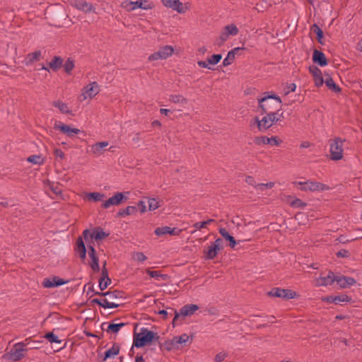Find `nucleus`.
<instances>
[{
  "instance_id": "nucleus-1",
  "label": "nucleus",
  "mask_w": 362,
  "mask_h": 362,
  "mask_svg": "<svg viewBox=\"0 0 362 362\" xmlns=\"http://www.w3.org/2000/svg\"><path fill=\"white\" fill-rule=\"evenodd\" d=\"M160 336L158 333L142 327L139 333L134 332L133 346L136 348L144 347L150 345L153 341H158Z\"/></svg>"
},
{
  "instance_id": "nucleus-2",
  "label": "nucleus",
  "mask_w": 362,
  "mask_h": 362,
  "mask_svg": "<svg viewBox=\"0 0 362 362\" xmlns=\"http://www.w3.org/2000/svg\"><path fill=\"white\" fill-rule=\"evenodd\" d=\"M30 344V338L25 339V340L23 342L16 344L13 346V349L9 353L5 354L4 357L10 360L11 358L14 361L21 360L25 356L23 352L28 351V349L25 348L26 346L29 345Z\"/></svg>"
},
{
  "instance_id": "nucleus-3",
  "label": "nucleus",
  "mask_w": 362,
  "mask_h": 362,
  "mask_svg": "<svg viewBox=\"0 0 362 362\" xmlns=\"http://www.w3.org/2000/svg\"><path fill=\"white\" fill-rule=\"evenodd\" d=\"M345 139L340 137H336L330 144V159L332 160H339L343 158V143Z\"/></svg>"
},
{
  "instance_id": "nucleus-4",
  "label": "nucleus",
  "mask_w": 362,
  "mask_h": 362,
  "mask_svg": "<svg viewBox=\"0 0 362 362\" xmlns=\"http://www.w3.org/2000/svg\"><path fill=\"white\" fill-rule=\"evenodd\" d=\"M269 99L275 100L279 105L282 103L281 98L275 94L268 95L267 96L259 99V107L261 109L262 114L273 112L272 110L275 109L272 103L267 102Z\"/></svg>"
},
{
  "instance_id": "nucleus-5",
  "label": "nucleus",
  "mask_w": 362,
  "mask_h": 362,
  "mask_svg": "<svg viewBox=\"0 0 362 362\" xmlns=\"http://www.w3.org/2000/svg\"><path fill=\"white\" fill-rule=\"evenodd\" d=\"M293 185H300L299 189L305 192L325 191L329 189V187L323 183L310 180L306 182H294Z\"/></svg>"
},
{
  "instance_id": "nucleus-6",
  "label": "nucleus",
  "mask_w": 362,
  "mask_h": 362,
  "mask_svg": "<svg viewBox=\"0 0 362 362\" xmlns=\"http://www.w3.org/2000/svg\"><path fill=\"white\" fill-rule=\"evenodd\" d=\"M199 310V306L195 304H187L184 305L180 310V313H177V311L174 308H171L172 312L175 313V316L174 317L172 324L173 327H175V324L177 321L182 317L184 318L186 316L192 315L195 311Z\"/></svg>"
},
{
  "instance_id": "nucleus-7",
  "label": "nucleus",
  "mask_w": 362,
  "mask_h": 362,
  "mask_svg": "<svg viewBox=\"0 0 362 362\" xmlns=\"http://www.w3.org/2000/svg\"><path fill=\"white\" fill-rule=\"evenodd\" d=\"M238 33V29L235 24H230L225 26L221 31L220 36L216 40V45L218 47L222 46L228 40L229 35H236Z\"/></svg>"
},
{
  "instance_id": "nucleus-8",
  "label": "nucleus",
  "mask_w": 362,
  "mask_h": 362,
  "mask_svg": "<svg viewBox=\"0 0 362 362\" xmlns=\"http://www.w3.org/2000/svg\"><path fill=\"white\" fill-rule=\"evenodd\" d=\"M174 49L170 45H165L161 47L157 52L148 57L149 61L158 59H165L173 54Z\"/></svg>"
},
{
  "instance_id": "nucleus-9",
  "label": "nucleus",
  "mask_w": 362,
  "mask_h": 362,
  "mask_svg": "<svg viewBox=\"0 0 362 362\" xmlns=\"http://www.w3.org/2000/svg\"><path fill=\"white\" fill-rule=\"evenodd\" d=\"M163 4L176 11L179 13H184L189 8V4H183L180 0H161Z\"/></svg>"
},
{
  "instance_id": "nucleus-10",
  "label": "nucleus",
  "mask_w": 362,
  "mask_h": 362,
  "mask_svg": "<svg viewBox=\"0 0 362 362\" xmlns=\"http://www.w3.org/2000/svg\"><path fill=\"white\" fill-rule=\"evenodd\" d=\"M128 197L122 192H116L112 197L103 202L102 207L107 209L111 206H119L122 203L126 202Z\"/></svg>"
},
{
  "instance_id": "nucleus-11",
  "label": "nucleus",
  "mask_w": 362,
  "mask_h": 362,
  "mask_svg": "<svg viewBox=\"0 0 362 362\" xmlns=\"http://www.w3.org/2000/svg\"><path fill=\"white\" fill-rule=\"evenodd\" d=\"M100 91L99 86L97 82L93 81L87 85L84 88L83 91L80 95L79 99L83 101L89 98L95 97Z\"/></svg>"
},
{
  "instance_id": "nucleus-12",
  "label": "nucleus",
  "mask_w": 362,
  "mask_h": 362,
  "mask_svg": "<svg viewBox=\"0 0 362 362\" xmlns=\"http://www.w3.org/2000/svg\"><path fill=\"white\" fill-rule=\"evenodd\" d=\"M269 296L282 298L286 300L292 299L296 296L295 291L290 289H284L280 288H273L269 293Z\"/></svg>"
},
{
  "instance_id": "nucleus-13",
  "label": "nucleus",
  "mask_w": 362,
  "mask_h": 362,
  "mask_svg": "<svg viewBox=\"0 0 362 362\" xmlns=\"http://www.w3.org/2000/svg\"><path fill=\"white\" fill-rule=\"evenodd\" d=\"M54 128L66 134L69 137H73L74 134H77L81 132V130H80L79 129L72 128L67 124H64L62 122L57 121L55 122Z\"/></svg>"
},
{
  "instance_id": "nucleus-14",
  "label": "nucleus",
  "mask_w": 362,
  "mask_h": 362,
  "mask_svg": "<svg viewBox=\"0 0 362 362\" xmlns=\"http://www.w3.org/2000/svg\"><path fill=\"white\" fill-rule=\"evenodd\" d=\"M254 142L257 145L270 144L272 146H279L281 141L278 139L277 136H272L271 138H269L265 136H256L254 139Z\"/></svg>"
},
{
  "instance_id": "nucleus-15",
  "label": "nucleus",
  "mask_w": 362,
  "mask_h": 362,
  "mask_svg": "<svg viewBox=\"0 0 362 362\" xmlns=\"http://www.w3.org/2000/svg\"><path fill=\"white\" fill-rule=\"evenodd\" d=\"M335 282H337V285L341 288H345L354 285L356 283V281L353 277L339 274L337 275Z\"/></svg>"
},
{
  "instance_id": "nucleus-16",
  "label": "nucleus",
  "mask_w": 362,
  "mask_h": 362,
  "mask_svg": "<svg viewBox=\"0 0 362 362\" xmlns=\"http://www.w3.org/2000/svg\"><path fill=\"white\" fill-rule=\"evenodd\" d=\"M182 232L181 229L177 228H170L169 226L158 227L156 228L154 233L156 235H165L169 234L170 235H180Z\"/></svg>"
},
{
  "instance_id": "nucleus-17",
  "label": "nucleus",
  "mask_w": 362,
  "mask_h": 362,
  "mask_svg": "<svg viewBox=\"0 0 362 362\" xmlns=\"http://www.w3.org/2000/svg\"><path fill=\"white\" fill-rule=\"evenodd\" d=\"M69 281V280L54 276L52 279L45 278L43 280L42 285L45 288H53L67 284Z\"/></svg>"
},
{
  "instance_id": "nucleus-18",
  "label": "nucleus",
  "mask_w": 362,
  "mask_h": 362,
  "mask_svg": "<svg viewBox=\"0 0 362 362\" xmlns=\"http://www.w3.org/2000/svg\"><path fill=\"white\" fill-rule=\"evenodd\" d=\"M266 116H264L262 119V122H263L264 125V132L270 128L274 124L276 123L280 120V118H277L276 117V113L274 112H269V113H265Z\"/></svg>"
},
{
  "instance_id": "nucleus-19",
  "label": "nucleus",
  "mask_w": 362,
  "mask_h": 362,
  "mask_svg": "<svg viewBox=\"0 0 362 362\" xmlns=\"http://www.w3.org/2000/svg\"><path fill=\"white\" fill-rule=\"evenodd\" d=\"M309 71L313 75L315 86H322L324 83V78L321 70L317 66L313 65L309 67Z\"/></svg>"
},
{
  "instance_id": "nucleus-20",
  "label": "nucleus",
  "mask_w": 362,
  "mask_h": 362,
  "mask_svg": "<svg viewBox=\"0 0 362 362\" xmlns=\"http://www.w3.org/2000/svg\"><path fill=\"white\" fill-rule=\"evenodd\" d=\"M336 276L337 275H335L333 272L329 271L327 276H320L317 279V284L324 286L332 285L334 282H335Z\"/></svg>"
},
{
  "instance_id": "nucleus-21",
  "label": "nucleus",
  "mask_w": 362,
  "mask_h": 362,
  "mask_svg": "<svg viewBox=\"0 0 362 362\" xmlns=\"http://www.w3.org/2000/svg\"><path fill=\"white\" fill-rule=\"evenodd\" d=\"M313 61L320 66H325L328 64L325 54L317 49L313 51Z\"/></svg>"
},
{
  "instance_id": "nucleus-22",
  "label": "nucleus",
  "mask_w": 362,
  "mask_h": 362,
  "mask_svg": "<svg viewBox=\"0 0 362 362\" xmlns=\"http://www.w3.org/2000/svg\"><path fill=\"white\" fill-rule=\"evenodd\" d=\"M120 346L117 343H114L112 346L105 351L104 355L101 356L102 362H105L108 358L115 357L119 353Z\"/></svg>"
},
{
  "instance_id": "nucleus-23",
  "label": "nucleus",
  "mask_w": 362,
  "mask_h": 362,
  "mask_svg": "<svg viewBox=\"0 0 362 362\" xmlns=\"http://www.w3.org/2000/svg\"><path fill=\"white\" fill-rule=\"evenodd\" d=\"M220 251L219 247L211 243V245L204 250L205 259H214Z\"/></svg>"
},
{
  "instance_id": "nucleus-24",
  "label": "nucleus",
  "mask_w": 362,
  "mask_h": 362,
  "mask_svg": "<svg viewBox=\"0 0 362 362\" xmlns=\"http://www.w3.org/2000/svg\"><path fill=\"white\" fill-rule=\"evenodd\" d=\"M74 5L77 9L86 13L90 12L95 9L90 3L86 2L84 0H74Z\"/></svg>"
},
{
  "instance_id": "nucleus-25",
  "label": "nucleus",
  "mask_w": 362,
  "mask_h": 362,
  "mask_svg": "<svg viewBox=\"0 0 362 362\" xmlns=\"http://www.w3.org/2000/svg\"><path fill=\"white\" fill-rule=\"evenodd\" d=\"M124 293L122 291L118 290H115L113 291H107L106 293V297H107L108 300L110 302H115L117 303H121L119 302V300L124 298Z\"/></svg>"
},
{
  "instance_id": "nucleus-26",
  "label": "nucleus",
  "mask_w": 362,
  "mask_h": 362,
  "mask_svg": "<svg viewBox=\"0 0 362 362\" xmlns=\"http://www.w3.org/2000/svg\"><path fill=\"white\" fill-rule=\"evenodd\" d=\"M108 235L109 233L104 232L102 228L95 227L93 230L92 233L90 234V239L91 240H95L98 241L105 239Z\"/></svg>"
},
{
  "instance_id": "nucleus-27",
  "label": "nucleus",
  "mask_w": 362,
  "mask_h": 362,
  "mask_svg": "<svg viewBox=\"0 0 362 362\" xmlns=\"http://www.w3.org/2000/svg\"><path fill=\"white\" fill-rule=\"evenodd\" d=\"M107 141L98 142L90 146V151L95 155H100L105 151V148L108 146Z\"/></svg>"
},
{
  "instance_id": "nucleus-28",
  "label": "nucleus",
  "mask_w": 362,
  "mask_h": 362,
  "mask_svg": "<svg viewBox=\"0 0 362 362\" xmlns=\"http://www.w3.org/2000/svg\"><path fill=\"white\" fill-rule=\"evenodd\" d=\"M63 59L61 57L54 56L52 61L48 63V66L53 71H57L63 65Z\"/></svg>"
},
{
  "instance_id": "nucleus-29",
  "label": "nucleus",
  "mask_w": 362,
  "mask_h": 362,
  "mask_svg": "<svg viewBox=\"0 0 362 362\" xmlns=\"http://www.w3.org/2000/svg\"><path fill=\"white\" fill-rule=\"evenodd\" d=\"M241 49L240 47H235L232 50L229 51L227 57L223 59V66H227L230 64H231L233 61L235 60V56L238 52H239Z\"/></svg>"
},
{
  "instance_id": "nucleus-30",
  "label": "nucleus",
  "mask_w": 362,
  "mask_h": 362,
  "mask_svg": "<svg viewBox=\"0 0 362 362\" xmlns=\"http://www.w3.org/2000/svg\"><path fill=\"white\" fill-rule=\"evenodd\" d=\"M324 83L327 86L329 89L334 93L341 92V88L335 83L332 78L329 75H326V78L324 80Z\"/></svg>"
},
{
  "instance_id": "nucleus-31",
  "label": "nucleus",
  "mask_w": 362,
  "mask_h": 362,
  "mask_svg": "<svg viewBox=\"0 0 362 362\" xmlns=\"http://www.w3.org/2000/svg\"><path fill=\"white\" fill-rule=\"evenodd\" d=\"M219 233L226 240L229 242V246L231 248H234L236 245V241L233 236H232L224 228H221L219 229Z\"/></svg>"
},
{
  "instance_id": "nucleus-32",
  "label": "nucleus",
  "mask_w": 362,
  "mask_h": 362,
  "mask_svg": "<svg viewBox=\"0 0 362 362\" xmlns=\"http://www.w3.org/2000/svg\"><path fill=\"white\" fill-rule=\"evenodd\" d=\"M105 325V323H103V325H101V327L102 329L104 330L105 328H104V325ZM126 325L125 323L124 322H121V323H110L108 325L107 329H105V330L107 332H112V333H117L119 329L124 327Z\"/></svg>"
},
{
  "instance_id": "nucleus-33",
  "label": "nucleus",
  "mask_w": 362,
  "mask_h": 362,
  "mask_svg": "<svg viewBox=\"0 0 362 362\" xmlns=\"http://www.w3.org/2000/svg\"><path fill=\"white\" fill-rule=\"evenodd\" d=\"M41 58V52L35 51L32 53H29L25 58L26 65L32 64L34 62L40 61Z\"/></svg>"
},
{
  "instance_id": "nucleus-34",
  "label": "nucleus",
  "mask_w": 362,
  "mask_h": 362,
  "mask_svg": "<svg viewBox=\"0 0 362 362\" xmlns=\"http://www.w3.org/2000/svg\"><path fill=\"white\" fill-rule=\"evenodd\" d=\"M137 212V207L134 206H129L126 207L125 209H120L117 214V217L124 216H129L134 214Z\"/></svg>"
},
{
  "instance_id": "nucleus-35",
  "label": "nucleus",
  "mask_w": 362,
  "mask_h": 362,
  "mask_svg": "<svg viewBox=\"0 0 362 362\" xmlns=\"http://www.w3.org/2000/svg\"><path fill=\"white\" fill-rule=\"evenodd\" d=\"M105 197L104 194L100 192H90L86 194V199L88 201L100 202Z\"/></svg>"
},
{
  "instance_id": "nucleus-36",
  "label": "nucleus",
  "mask_w": 362,
  "mask_h": 362,
  "mask_svg": "<svg viewBox=\"0 0 362 362\" xmlns=\"http://www.w3.org/2000/svg\"><path fill=\"white\" fill-rule=\"evenodd\" d=\"M52 105L55 107H57L62 113L68 114L71 112L67 105L60 100L53 101Z\"/></svg>"
},
{
  "instance_id": "nucleus-37",
  "label": "nucleus",
  "mask_w": 362,
  "mask_h": 362,
  "mask_svg": "<svg viewBox=\"0 0 362 362\" xmlns=\"http://www.w3.org/2000/svg\"><path fill=\"white\" fill-rule=\"evenodd\" d=\"M311 30L317 35V42L321 45H323L322 39L324 37V34L322 30L315 23L311 26Z\"/></svg>"
},
{
  "instance_id": "nucleus-38",
  "label": "nucleus",
  "mask_w": 362,
  "mask_h": 362,
  "mask_svg": "<svg viewBox=\"0 0 362 362\" xmlns=\"http://www.w3.org/2000/svg\"><path fill=\"white\" fill-rule=\"evenodd\" d=\"M101 302L100 307H103L104 308H118L122 303H117L115 302H110L108 300L107 297H105V298L100 299Z\"/></svg>"
},
{
  "instance_id": "nucleus-39",
  "label": "nucleus",
  "mask_w": 362,
  "mask_h": 362,
  "mask_svg": "<svg viewBox=\"0 0 362 362\" xmlns=\"http://www.w3.org/2000/svg\"><path fill=\"white\" fill-rule=\"evenodd\" d=\"M47 186L53 194L58 196L62 194L61 185L59 183L54 184L52 182L47 180Z\"/></svg>"
},
{
  "instance_id": "nucleus-40",
  "label": "nucleus",
  "mask_w": 362,
  "mask_h": 362,
  "mask_svg": "<svg viewBox=\"0 0 362 362\" xmlns=\"http://www.w3.org/2000/svg\"><path fill=\"white\" fill-rule=\"evenodd\" d=\"M146 273L152 278H161L163 280L166 281L170 277L166 274H161L160 271H151L150 269H146Z\"/></svg>"
},
{
  "instance_id": "nucleus-41",
  "label": "nucleus",
  "mask_w": 362,
  "mask_h": 362,
  "mask_svg": "<svg viewBox=\"0 0 362 362\" xmlns=\"http://www.w3.org/2000/svg\"><path fill=\"white\" fill-rule=\"evenodd\" d=\"M147 3L148 2L146 0H137L134 1V6L135 7V9L139 8L144 10L151 8V5Z\"/></svg>"
},
{
  "instance_id": "nucleus-42",
  "label": "nucleus",
  "mask_w": 362,
  "mask_h": 362,
  "mask_svg": "<svg viewBox=\"0 0 362 362\" xmlns=\"http://www.w3.org/2000/svg\"><path fill=\"white\" fill-rule=\"evenodd\" d=\"M62 66L64 67L65 72L69 74L74 68V61L71 58H68Z\"/></svg>"
},
{
  "instance_id": "nucleus-43",
  "label": "nucleus",
  "mask_w": 362,
  "mask_h": 362,
  "mask_svg": "<svg viewBox=\"0 0 362 362\" xmlns=\"http://www.w3.org/2000/svg\"><path fill=\"white\" fill-rule=\"evenodd\" d=\"M170 100L175 103H182L186 104L187 100L181 95H171L170 96Z\"/></svg>"
},
{
  "instance_id": "nucleus-44",
  "label": "nucleus",
  "mask_w": 362,
  "mask_h": 362,
  "mask_svg": "<svg viewBox=\"0 0 362 362\" xmlns=\"http://www.w3.org/2000/svg\"><path fill=\"white\" fill-rule=\"evenodd\" d=\"M27 160L33 164L42 165L44 163V158L41 156L33 155L27 158Z\"/></svg>"
},
{
  "instance_id": "nucleus-45",
  "label": "nucleus",
  "mask_w": 362,
  "mask_h": 362,
  "mask_svg": "<svg viewBox=\"0 0 362 362\" xmlns=\"http://www.w3.org/2000/svg\"><path fill=\"white\" fill-rule=\"evenodd\" d=\"M290 206L293 208L303 209L305 206H307V204L305 202H303L301 199L296 198L295 199L290 202Z\"/></svg>"
},
{
  "instance_id": "nucleus-46",
  "label": "nucleus",
  "mask_w": 362,
  "mask_h": 362,
  "mask_svg": "<svg viewBox=\"0 0 362 362\" xmlns=\"http://www.w3.org/2000/svg\"><path fill=\"white\" fill-rule=\"evenodd\" d=\"M350 301H351V298L348 296L346 294L334 296V304H339L341 302H350Z\"/></svg>"
},
{
  "instance_id": "nucleus-47",
  "label": "nucleus",
  "mask_w": 362,
  "mask_h": 362,
  "mask_svg": "<svg viewBox=\"0 0 362 362\" xmlns=\"http://www.w3.org/2000/svg\"><path fill=\"white\" fill-rule=\"evenodd\" d=\"M44 337L47 339L50 343H61V340L58 339L53 332H49L45 334Z\"/></svg>"
},
{
  "instance_id": "nucleus-48",
  "label": "nucleus",
  "mask_w": 362,
  "mask_h": 362,
  "mask_svg": "<svg viewBox=\"0 0 362 362\" xmlns=\"http://www.w3.org/2000/svg\"><path fill=\"white\" fill-rule=\"evenodd\" d=\"M121 7L125 9L127 11H132L135 10V7L134 6V1H124L121 4Z\"/></svg>"
},
{
  "instance_id": "nucleus-49",
  "label": "nucleus",
  "mask_w": 362,
  "mask_h": 362,
  "mask_svg": "<svg viewBox=\"0 0 362 362\" xmlns=\"http://www.w3.org/2000/svg\"><path fill=\"white\" fill-rule=\"evenodd\" d=\"M148 209L150 211H153L158 207H160L159 202L156 198H151L148 199Z\"/></svg>"
},
{
  "instance_id": "nucleus-50",
  "label": "nucleus",
  "mask_w": 362,
  "mask_h": 362,
  "mask_svg": "<svg viewBox=\"0 0 362 362\" xmlns=\"http://www.w3.org/2000/svg\"><path fill=\"white\" fill-rule=\"evenodd\" d=\"M92 259L91 263L90 264V266L91 269L96 272H98L100 271V266H99V259L98 256H94L93 257H90Z\"/></svg>"
},
{
  "instance_id": "nucleus-51",
  "label": "nucleus",
  "mask_w": 362,
  "mask_h": 362,
  "mask_svg": "<svg viewBox=\"0 0 362 362\" xmlns=\"http://www.w3.org/2000/svg\"><path fill=\"white\" fill-rule=\"evenodd\" d=\"M222 59V55L221 54H213L211 58L207 59V62L209 64H217L221 59Z\"/></svg>"
},
{
  "instance_id": "nucleus-52",
  "label": "nucleus",
  "mask_w": 362,
  "mask_h": 362,
  "mask_svg": "<svg viewBox=\"0 0 362 362\" xmlns=\"http://www.w3.org/2000/svg\"><path fill=\"white\" fill-rule=\"evenodd\" d=\"M85 250H86V245L83 240V238L80 236L76 240V250L77 252H80V251Z\"/></svg>"
},
{
  "instance_id": "nucleus-53",
  "label": "nucleus",
  "mask_w": 362,
  "mask_h": 362,
  "mask_svg": "<svg viewBox=\"0 0 362 362\" xmlns=\"http://www.w3.org/2000/svg\"><path fill=\"white\" fill-rule=\"evenodd\" d=\"M111 284V279L110 278L105 279V280H99V287L101 291H104Z\"/></svg>"
},
{
  "instance_id": "nucleus-54",
  "label": "nucleus",
  "mask_w": 362,
  "mask_h": 362,
  "mask_svg": "<svg viewBox=\"0 0 362 362\" xmlns=\"http://www.w3.org/2000/svg\"><path fill=\"white\" fill-rule=\"evenodd\" d=\"M160 349H165L167 351H170L173 349V346L171 344L170 340L165 341L163 344L158 342Z\"/></svg>"
},
{
  "instance_id": "nucleus-55",
  "label": "nucleus",
  "mask_w": 362,
  "mask_h": 362,
  "mask_svg": "<svg viewBox=\"0 0 362 362\" xmlns=\"http://www.w3.org/2000/svg\"><path fill=\"white\" fill-rule=\"evenodd\" d=\"M258 188L263 190L264 188L271 189L274 186V182H269L267 183H259L257 184Z\"/></svg>"
},
{
  "instance_id": "nucleus-56",
  "label": "nucleus",
  "mask_w": 362,
  "mask_h": 362,
  "mask_svg": "<svg viewBox=\"0 0 362 362\" xmlns=\"http://www.w3.org/2000/svg\"><path fill=\"white\" fill-rule=\"evenodd\" d=\"M105 266H106V262H105L103 264L101 276L99 280H105V279L109 278L108 272H107V269Z\"/></svg>"
},
{
  "instance_id": "nucleus-57",
  "label": "nucleus",
  "mask_w": 362,
  "mask_h": 362,
  "mask_svg": "<svg viewBox=\"0 0 362 362\" xmlns=\"http://www.w3.org/2000/svg\"><path fill=\"white\" fill-rule=\"evenodd\" d=\"M254 123L257 124V127L258 128V130L259 132H264V125L263 122H262V119L260 120L257 117L254 118Z\"/></svg>"
},
{
  "instance_id": "nucleus-58",
  "label": "nucleus",
  "mask_w": 362,
  "mask_h": 362,
  "mask_svg": "<svg viewBox=\"0 0 362 362\" xmlns=\"http://www.w3.org/2000/svg\"><path fill=\"white\" fill-rule=\"evenodd\" d=\"M134 258L139 262H144L147 259L146 256L141 252H136Z\"/></svg>"
},
{
  "instance_id": "nucleus-59",
  "label": "nucleus",
  "mask_w": 362,
  "mask_h": 362,
  "mask_svg": "<svg viewBox=\"0 0 362 362\" xmlns=\"http://www.w3.org/2000/svg\"><path fill=\"white\" fill-rule=\"evenodd\" d=\"M226 356H227L226 353L219 352L215 356V361L216 362H221L226 358Z\"/></svg>"
},
{
  "instance_id": "nucleus-60",
  "label": "nucleus",
  "mask_w": 362,
  "mask_h": 362,
  "mask_svg": "<svg viewBox=\"0 0 362 362\" xmlns=\"http://www.w3.org/2000/svg\"><path fill=\"white\" fill-rule=\"evenodd\" d=\"M337 257H348L350 256V252L346 250H341L336 254Z\"/></svg>"
},
{
  "instance_id": "nucleus-61",
  "label": "nucleus",
  "mask_w": 362,
  "mask_h": 362,
  "mask_svg": "<svg viewBox=\"0 0 362 362\" xmlns=\"http://www.w3.org/2000/svg\"><path fill=\"white\" fill-rule=\"evenodd\" d=\"M177 338L178 339V341H180V344H182L188 341L189 337L187 334H183L180 336L177 337Z\"/></svg>"
},
{
  "instance_id": "nucleus-62",
  "label": "nucleus",
  "mask_w": 362,
  "mask_h": 362,
  "mask_svg": "<svg viewBox=\"0 0 362 362\" xmlns=\"http://www.w3.org/2000/svg\"><path fill=\"white\" fill-rule=\"evenodd\" d=\"M245 182L250 185H252L255 187H258L257 184H256L255 179L252 176H247Z\"/></svg>"
},
{
  "instance_id": "nucleus-63",
  "label": "nucleus",
  "mask_w": 362,
  "mask_h": 362,
  "mask_svg": "<svg viewBox=\"0 0 362 362\" xmlns=\"http://www.w3.org/2000/svg\"><path fill=\"white\" fill-rule=\"evenodd\" d=\"M88 247L89 249L88 255H89L90 257H93L94 256H96L97 254H96L95 249L94 248V246L91 245V243H88Z\"/></svg>"
},
{
  "instance_id": "nucleus-64",
  "label": "nucleus",
  "mask_w": 362,
  "mask_h": 362,
  "mask_svg": "<svg viewBox=\"0 0 362 362\" xmlns=\"http://www.w3.org/2000/svg\"><path fill=\"white\" fill-rule=\"evenodd\" d=\"M54 154L57 158H59L60 159H64L65 157L64 152L59 148H55L54 150Z\"/></svg>"
}]
</instances>
